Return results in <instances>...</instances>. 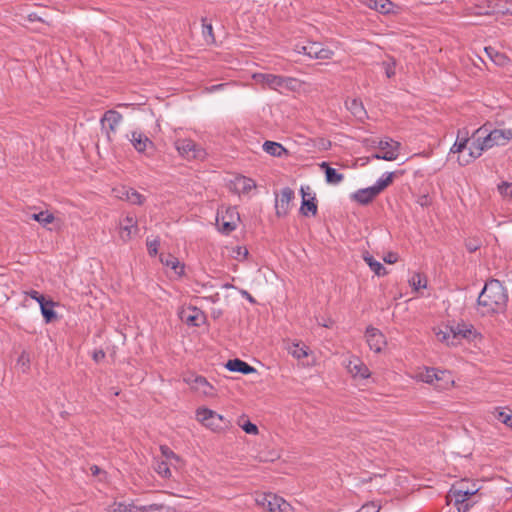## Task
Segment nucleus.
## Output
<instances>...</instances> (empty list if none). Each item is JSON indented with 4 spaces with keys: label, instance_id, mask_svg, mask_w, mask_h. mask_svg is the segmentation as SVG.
<instances>
[{
    "label": "nucleus",
    "instance_id": "nucleus-1",
    "mask_svg": "<svg viewBox=\"0 0 512 512\" xmlns=\"http://www.w3.org/2000/svg\"><path fill=\"white\" fill-rule=\"evenodd\" d=\"M475 138L469 146V159L458 162L461 166L479 158L485 151L495 146H505L512 140V128H499L488 131L486 125L478 128L472 135Z\"/></svg>",
    "mask_w": 512,
    "mask_h": 512
},
{
    "label": "nucleus",
    "instance_id": "nucleus-2",
    "mask_svg": "<svg viewBox=\"0 0 512 512\" xmlns=\"http://www.w3.org/2000/svg\"><path fill=\"white\" fill-rule=\"evenodd\" d=\"M508 293L497 279L487 281L477 299V311L482 316L501 313L506 309Z\"/></svg>",
    "mask_w": 512,
    "mask_h": 512
},
{
    "label": "nucleus",
    "instance_id": "nucleus-3",
    "mask_svg": "<svg viewBox=\"0 0 512 512\" xmlns=\"http://www.w3.org/2000/svg\"><path fill=\"white\" fill-rule=\"evenodd\" d=\"M465 483H455L450 488L446 498L448 503H452L458 512H468L477 500L473 497L479 492L477 484H472L470 490H464Z\"/></svg>",
    "mask_w": 512,
    "mask_h": 512
},
{
    "label": "nucleus",
    "instance_id": "nucleus-4",
    "mask_svg": "<svg viewBox=\"0 0 512 512\" xmlns=\"http://www.w3.org/2000/svg\"><path fill=\"white\" fill-rule=\"evenodd\" d=\"M252 79L263 88H269L280 93L283 90L295 91L298 87L297 79L271 73H254Z\"/></svg>",
    "mask_w": 512,
    "mask_h": 512
},
{
    "label": "nucleus",
    "instance_id": "nucleus-5",
    "mask_svg": "<svg viewBox=\"0 0 512 512\" xmlns=\"http://www.w3.org/2000/svg\"><path fill=\"white\" fill-rule=\"evenodd\" d=\"M196 416L199 422L214 432L225 431L230 424L222 415L208 408L197 409Z\"/></svg>",
    "mask_w": 512,
    "mask_h": 512
},
{
    "label": "nucleus",
    "instance_id": "nucleus-6",
    "mask_svg": "<svg viewBox=\"0 0 512 512\" xmlns=\"http://www.w3.org/2000/svg\"><path fill=\"white\" fill-rule=\"evenodd\" d=\"M256 503L269 512H296V509L283 497L273 493H264L257 496Z\"/></svg>",
    "mask_w": 512,
    "mask_h": 512
},
{
    "label": "nucleus",
    "instance_id": "nucleus-7",
    "mask_svg": "<svg viewBox=\"0 0 512 512\" xmlns=\"http://www.w3.org/2000/svg\"><path fill=\"white\" fill-rule=\"evenodd\" d=\"M110 512H173L164 504L135 505L133 502H114L109 507Z\"/></svg>",
    "mask_w": 512,
    "mask_h": 512
},
{
    "label": "nucleus",
    "instance_id": "nucleus-8",
    "mask_svg": "<svg viewBox=\"0 0 512 512\" xmlns=\"http://www.w3.org/2000/svg\"><path fill=\"white\" fill-rule=\"evenodd\" d=\"M175 148L178 153L188 159H203L206 155L204 149L191 139H178L175 141Z\"/></svg>",
    "mask_w": 512,
    "mask_h": 512
},
{
    "label": "nucleus",
    "instance_id": "nucleus-9",
    "mask_svg": "<svg viewBox=\"0 0 512 512\" xmlns=\"http://www.w3.org/2000/svg\"><path fill=\"white\" fill-rule=\"evenodd\" d=\"M400 146L401 145L399 142L394 141L391 138L380 140L377 145V147L380 149V152L372 154L370 158L377 160L394 161L399 156Z\"/></svg>",
    "mask_w": 512,
    "mask_h": 512
},
{
    "label": "nucleus",
    "instance_id": "nucleus-10",
    "mask_svg": "<svg viewBox=\"0 0 512 512\" xmlns=\"http://www.w3.org/2000/svg\"><path fill=\"white\" fill-rule=\"evenodd\" d=\"M239 220L240 216L236 207H228L224 212H218L216 218L219 231L225 234H229L234 231Z\"/></svg>",
    "mask_w": 512,
    "mask_h": 512
},
{
    "label": "nucleus",
    "instance_id": "nucleus-11",
    "mask_svg": "<svg viewBox=\"0 0 512 512\" xmlns=\"http://www.w3.org/2000/svg\"><path fill=\"white\" fill-rule=\"evenodd\" d=\"M123 116L115 110H108L101 118L102 131L105 133L107 140L112 141L120 125Z\"/></svg>",
    "mask_w": 512,
    "mask_h": 512
},
{
    "label": "nucleus",
    "instance_id": "nucleus-12",
    "mask_svg": "<svg viewBox=\"0 0 512 512\" xmlns=\"http://www.w3.org/2000/svg\"><path fill=\"white\" fill-rule=\"evenodd\" d=\"M184 381L191 387L192 390L206 397H215L217 395L215 387L210 384L203 376L190 375L185 377Z\"/></svg>",
    "mask_w": 512,
    "mask_h": 512
},
{
    "label": "nucleus",
    "instance_id": "nucleus-13",
    "mask_svg": "<svg viewBox=\"0 0 512 512\" xmlns=\"http://www.w3.org/2000/svg\"><path fill=\"white\" fill-rule=\"evenodd\" d=\"M134 149L141 154L151 156L155 149L154 143L144 133L133 131L128 137Z\"/></svg>",
    "mask_w": 512,
    "mask_h": 512
},
{
    "label": "nucleus",
    "instance_id": "nucleus-14",
    "mask_svg": "<svg viewBox=\"0 0 512 512\" xmlns=\"http://www.w3.org/2000/svg\"><path fill=\"white\" fill-rule=\"evenodd\" d=\"M138 232L137 220L133 215H126L119 222L120 238L127 242Z\"/></svg>",
    "mask_w": 512,
    "mask_h": 512
},
{
    "label": "nucleus",
    "instance_id": "nucleus-15",
    "mask_svg": "<svg viewBox=\"0 0 512 512\" xmlns=\"http://www.w3.org/2000/svg\"><path fill=\"white\" fill-rule=\"evenodd\" d=\"M365 336L369 348L376 353H380L386 346V338L377 328L368 327Z\"/></svg>",
    "mask_w": 512,
    "mask_h": 512
},
{
    "label": "nucleus",
    "instance_id": "nucleus-16",
    "mask_svg": "<svg viewBox=\"0 0 512 512\" xmlns=\"http://www.w3.org/2000/svg\"><path fill=\"white\" fill-rule=\"evenodd\" d=\"M294 198V191L285 187L281 190L279 197L276 198V214L278 216H285L289 211L291 200Z\"/></svg>",
    "mask_w": 512,
    "mask_h": 512
},
{
    "label": "nucleus",
    "instance_id": "nucleus-17",
    "mask_svg": "<svg viewBox=\"0 0 512 512\" xmlns=\"http://www.w3.org/2000/svg\"><path fill=\"white\" fill-rule=\"evenodd\" d=\"M333 55L334 52L324 47L322 43L308 41V57L310 59L328 60L331 59Z\"/></svg>",
    "mask_w": 512,
    "mask_h": 512
},
{
    "label": "nucleus",
    "instance_id": "nucleus-18",
    "mask_svg": "<svg viewBox=\"0 0 512 512\" xmlns=\"http://www.w3.org/2000/svg\"><path fill=\"white\" fill-rule=\"evenodd\" d=\"M452 328V346L458 345L461 339H470L475 332L472 325L465 323H458Z\"/></svg>",
    "mask_w": 512,
    "mask_h": 512
},
{
    "label": "nucleus",
    "instance_id": "nucleus-19",
    "mask_svg": "<svg viewBox=\"0 0 512 512\" xmlns=\"http://www.w3.org/2000/svg\"><path fill=\"white\" fill-rule=\"evenodd\" d=\"M306 190H310V187H301L300 191L302 194V204L300 207V212L304 216H307L308 214L315 216L317 214V204L315 203V197L311 196L310 199H307L306 196L310 195V193H307Z\"/></svg>",
    "mask_w": 512,
    "mask_h": 512
},
{
    "label": "nucleus",
    "instance_id": "nucleus-20",
    "mask_svg": "<svg viewBox=\"0 0 512 512\" xmlns=\"http://www.w3.org/2000/svg\"><path fill=\"white\" fill-rule=\"evenodd\" d=\"M347 369L353 377H360L366 379L369 377L370 372L368 367L358 358L354 357L349 360Z\"/></svg>",
    "mask_w": 512,
    "mask_h": 512
},
{
    "label": "nucleus",
    "instance_id": "nucleus-21",
    "mask_svg": "<svg viewBox=\"0 0 512 512\" xmlns=\"http://www.w3.org/2000/svg\"><path fill=\"white\" fill-rule=\"evenodd\" d=\"M377 195H378V193L375 191L373 186H371V187L357 190L352 195V199L362 205H366V204L370 203Z\"/></svg>",
    "mask_w": 512,
    "mask_h": 512
},
{
    "label": "nucleus",
    "instance_id": "nucleus-22",
    "mask_svg": "<svg viewBox=\"0 0 512 512\" xmlns=\"http://www.w3.org/2000/svg\"><path fill=\"white\" fill-rule=\"evenodd\" d=\"M160 261L166 267L171 268L176 275L181 276L184 274V264L180 263L175 256L171 254H161Z\"/></svg>",
    "mask_w": 512,
    "mask_h": 512
},
{
    "label": "nucleus",
    "instance_id": "nucleus-23",
    "mask_svg": "<svg viewBox=\"0 0 512 512\" xmlns=\"http://www.w3.org/2000/svg\"><path fill=\"white\" fill-rule=\"evenodd\" d=\"M225 367L229 370V371H232V372H239V373H242V374H250V373H253L255 372V368L250 366L248 363H246L245 361H242L240 359H232V360H229Z\"/></svg>",
    "mask_w": 512,
    "mask_h": 512
},
{
    "label": "nucleus",
    "instance_id": "nucleus-24",
    "mask_svg": "<svg viewBox=\"0 0 512 512\" xmlns=\"http://www.w3.org/2000/svg\"><path fill=\"white\" fill-rule=\"evenodd\" d=\"M118 197L135 205H141L145 201L144 196L133 188L123 187L121 195H119Z\"/></svg>",
    "mask_w": 512,
    "mask_h": 512
},
{
    "label": "nucleus",
    "instance_id": "nucleus-25",
    "mask_svg": "<svg viewBox=\"0 0 512 512\" xmlns=\"http://www.w3.org/2000/svg\"><path fill=\"white\" fill-rule=\"evenodd\" d=\"M435 383L433 384L437 389H448L450 386H453L454 379L450 372L438 370L436 373Z\"/></svg>",
    "mask_w": 512,
    "mask_h": 512
},
{
    "label": "nucleus",
    "instance_id": "nucleus-26",
    "mask_svg": "<svg viewBox=\"0 0 512 512\" xmlns=\"http://www.w3.org/2000/svg\"><path fill=\"white\" fill-rule=\"evenodd\" d=\"M320 167L325 172L327 183L337 185L344 179V175L339 173L336 169L330 167L327 162H322Z\"/></svg>",
    "mask_w": 512,
    "mask_h": 512
},
{
    "label": "nucleus",
    "instance_id": "nucleus-27",
    "mask_svg": "<svg viewBox=\"0 0 512 512\" xmlns=\"http://www.w3.org/2000/svg\"><path fill=\"white\" fill-rule=\"evenodd\" d=\"M234 187L238 193H249L252 189L256 188V183L254 180L245 177L238 176L234 180Z\"/></svg>",
    "mask_w": 512,
    "mask_h": 512
},
{
    "label": "nucleus",
    "instance_id": "nucleus-28",
    "mask_svg": "<svg viewBox=\"0 0 512 512\" xmlns=\"http://www.w3.org/2000/svg\"><path fill=\"white\" fill-rule=\"evenodd\" d=\"M491 414L508 428H512V410L496 407L491 411Z\"/></svg>",
    "mask_w": 512,
    "mask_h": 512
},
{
    "label": "nucleus",
    "instance_id": "nucleus-29",
    "mask_svg": "<svg viewBox=\"0 0 512 512\" xmlns=\"http://www.w3.org/2000/svg\"><path fill=\"white\" fill-rule=\"evenodd\" d=\"M347 109L358 119H364L366 117V110L364 109L363 103L358 99H351L346 101Z\"/></svg>",
    "mask_w": 512,
    "mask_h": 512
},
{
    "label": "nucleus",
    "instance_id": "nucleus-30",
    "mask_svg": "<svg viewBox=\"0 0 512 512\" xmlns=\"http://www.w3.org/2000/svg\"><path fill=\"white\" fill-rule=\"evenodd\" d=\"M469 142L468 132L459 131L455 143L450 148V153H461Z\"/></svg>",
    "mask_w": 512,
    "mask_h": 512
},
{
    "label": "nucleus",
    "instance_id": "nucleus-31",
    "mask_svg": "<svg viewBox=\"0 0 512 512\" xmlns=\"http://www.w3.org/2000/svg\"><path fill=\"white\" fill-rule=\"evenodd\" d=\"M263 150L271 156L281 157L286 154V149L277 142L265 141L263 144Z\"/></svg>",
    "mask_w": 512,
    "mask_h": 512
},
{
    "label": "nucleus",
    "instance_id": "nucleus-32",
    "mask_svg": "<svg viewBox=\"0 0 512 512\" xmlns=\"http://www.w3.org/2000/svg\"><path fill=\"white\" fill-rule=\"evenodd\" d=\"M363 260L377 276H384L386 274L385 267L369 253L363 255Z\"/></svg>",
    "mask_w": 512,
    "mask_h": 512
},
{
    "label": "nucleus",
    "instance_id": "nucleus-33",
    "mask_svg": "<svg viewBox=\"0 0 512 512\" xmlns=\"http://www.w3.org/2000/svg\"><path fill=\"white\" fill-rule=\"evenodd\" d=\"M288 353L296 359H302L308 356L309 348L299 342L292 343L287 347Z\"/></svg>",
    "mask_w": 512,
    "mask_h": 512
},
{
    "label": "nucleus",
    "instance_id": "nucleus-34",
    "mask_svg": "<svg viewBox=\"0 0 512 512\" xmlns=\"http://www.w3.org/2000/svg\"><path fill=\"white\" fill-rule=\"evenodd\" d=\"M369 7L380 12L389 13L393 7V4L389 0H369Z\"/></svg>",
    "mask_w": 512,
    "mask_h": 512
},
{
    "label": "nucleus",
    "instance_id": "nucleus-35",
    "mask_svg": "<svg viewBox=\"0 0 512 512\" xmlns=\"http://www.w3.org/2000/svg\"><path fill=\"white\" fill-rule=\"evenodd\" d=\"M30 218L40 223L43 227H47L55 220L54 215L49 211H40L39 213H33L30 216Z\"/></svg>",
    "mask_w": 512,
    "mask_h": 512
},
{
    "label": "nucleus",
    "instance_id": "nucleus-36",
    "mask_svg": "<svg viewBox=\"0 0 512 512\" xmlns=\"http://www.w3.org/2000/svg\"><path fill=\"white\" fill-rule=\"evenodd\" d=\"M54 302L49 300L45 301L40 305L41 313L45 319L46 323L52 322L56 318V313L53 310Z\"/></svg>",
    "mask_w": 512,
    "mask_h": 512
},
{
    "label": "nucleus",
    "instance_id": "nucleus-37",
    "mask_svg": "<svg viewBox=\"0 0 512 512\" xmlns=\"http://www.w3.org/2000/svg\"><path fill=\"white\" fill-rule=\"evenodd\" d=\"M437 373V369L435 368H425L424 370L417 373L416 378L422 382L433 385L435 383V378Z\"/></svg>",
    "mask_w": 512,
    "mask_h": 512
},
{
    "label": "nucleus",
    "instance_id": "nucleus-38",
    "mask_svg": "<svg viewBox=\"0 0 512 512\" xmlns=\"http://www.w3.org/2000/svg\"><path fill=\"white\" fill-rule=\"evenodd\" d=\"M392 180H393L392 172L384 173L373 185V188L379 194L381 191H383L386 187H388L392 183Z\"/></svg>",
    "mask_w": 512,
    "mask_h": 512
},
{
    "label": "nucleus",
    "instance_id": "nucleus-39",
    "mask_svg": "<svg viewBox=\"0 0 512 512\" xmlns=\"http://www.w3.org/2000/svg\"><path fill=\"white\" fill-rule=\"evenodd\" d=\"M202 35L207 43L215 42L213 26L211 23L207 22L206 18H202Z\"/></svg>",
    "mask_w": 512,
    "mask_h": 512
},
{
    "label": "nucleus",
    "instance_id": "nucleus-40",
    "mask_svg": "<svg viewBox=\"0 0 512 512\" xmlns=\"http://www.w3.org/2000/svg\"><path fill=\"white\" fill-rule=\"evenodd\" d=\"M452 326H446L445 329H439L436 332L437 339L441 342H445L447 345L452 346Z\"/></svg>",
    "mask_w": 512,
    "mask_h": 512
},
{
    "label": "nucleus",
    "instance_id": "nucleus-41",
    "mask_svg": "<svg viewBox=\"0 0 512 512\" xmlns=\"http://www.w3.org/2000/svg\"><path fill=\"white\" fill-rule=\"evenodd\" d=\"M17 366L21 369L23 373L28 372L30 369V357L29 354L25 351H23L18 359H17Z\"/></svg>",
    "mask_w": 512,
    "mask_h": 512
},
{
    "label": "nucleus",
    "instance_id": "nucleus-42",
    "mask_svg": "<svg viewBox=\"0 0 512 512\" xmlns=\"http://www.w3.org/2000/svg\"><path fill=\"white\" fill-rule=\"evenodd\" d=\"M203 316L201 314V312L196 309V308H193L191 310V314H189L186 318H185V321L188 325H192V326H199L200 325V322L199 320L202 319Z\"/></svg>",
    "mask_w": 512,
    "mask_h": 512
},
{
    "label": "nucleus",
    "instance_id": "nucleus-43",
    "mask_svg": "<svg viewBox=\"0 0 512 512\" xmlns=\"http://www.w3.org/2000/svg\"><path fill=\"white\" fill-rule=\"evenodd\" d=\"M409 282L414 287L415 290H419L421 288H426V285H427L426 279L419 273H415L411 277Z\"/></svg>",
    "mask_w": 512,
    "mask_h": 512
},
{
    "label": "nucleus",
    "instance_id": "nucleus-44",
    "mask_svg": "<svg viewBox=\"0 0 512 512\" xmlns=\"http://www.w3.org/2000/svg\"><path fill=\"white\" fill-rule=\"evenodd\" d=\"M155 470L163 478H169L171 476V470L165 461L157 462Z\"/></svg>",
    "mask_w": 512,
    "mask_h": 512
},
{
    "label": "nucleus",
    "instance_id": "nucleus-45",
    "mask_svg": "<svg viewBox=\"0 0 512 512\" xmlns=\"http://www.w3.org/2000/svg\"><path fill=\"white\" fill-rule=\"evenodd\" d=\"M498 191L503 197L512 200V183L502 182L498 185Z\"/></svg>",
    "mask_w": 512,
    "mask_h": 512
},
{
    "label": "nucleus",
    "instance_id": "nucleus-46",
    "mask_svg": "<svg viewBox=\"0 0 512 512\" xmlns=\"http://www.w3.org/2000/svg\"><path fill=\"white\" fill-rule=\"evenodd\" d=\"M248 256V250L246 247L237 246L233 249V257L238 261H243Z\"/></svg>",
    "mask_w": 512,
    "mask_h": 512
},
{
    "label": "nucleus",
    "instance_id": "nucleus-47",
    "mask_svg": "<svg viewBox=\"0 0 512 512\" xmlns=\"http://www.w3.org/2000/svg\"><path fill=\"white\" fill-rule=\"evenodd\" d=\"M242 429L247 433V434H257L258 433V427L253 424L252 422L250 421H247L245 422L243 425H242Z\"/></svg>",
    "mask_w": 512,
    "mask_h": 512
},
{
    "label": "nucleus",
    "instance_id": "nucleus-48",
    "mask_svg": "<svg viewBox=\"0 0 512 512\" xmlns=\"http://www.w3.org/2000/svg\"><path fill=\"white\" fill-rule=\"evenodd\" d=\"M27 295L34 299L35 301H37L39 303V305L43 304L46 300H45V297L43 295H41L38 291L36 290H31L29 292H27Z\"/></svg>",
    "mask_w": 512,
    "mask_h": 512
},
{
    "label": "nucleus",
    "instance_id": "nucleus-49",
    "mask_svg": "<svg viewBox=\"0 0 512 512\" xmlns=\"http://www.w3.org/2000/svg\"><path fill=\"white\" fill-rule=\"evenodd\" d=\"M383 65L385 68L386 76L388 78H391L392 76L395 75V63L393 61L392 62H384Z\"/></svg>",
    "mask_w": 512,
    "mask_h": 512
},
{
    "label": "nucleus",
    "instance_id": "nucleus-50",
    "mask_svg": "<svg viewBox=\"0 0 512 512\" xmlns=\"http://www.w3.org/2000/svg\"><path fill=\"white\" fill-rule=\"evenodd\" d=\"M294 51L308 56V41L306 43H297L294 47Z\"/></svg>",
    "mask_w": 512,
    "mask_h": 512
},
{
    "label": "nucleus",
    "instance_id": "nucleus-51",
    "mask_svg": "<svg viewBox=\"0 0 512 512\" xmlns=\"http://www.w3.org/2000/svg\"><path fill=\"white\" fill-rule=\"evenodd\" d=\"M148 251L150 255H156L158 251L159 242L157 240H153L147 243Z\"/></svg>",
    "mask_w": 512,
    "mask_h": 512
},
{
    "label": "nucleus",
    "instance_id": "nucleus-52",
    "mask_svg": "<svg viewBox=\"0 0 512 512\" xmlns=\"http://www.w3.org/2000/svg\"><path fill=\"white\" fill-rule=\"evenodd\" d=\"M161 451H162L163 455H165L166 458H168V459H176V460L179 459V457L166 446H162Z\"/></svg>",
    "mask_w": 512,
    "mask_h": 512
},
{
    "label": "nucleus",
    "instance_id": "nucleus-53",
    "mask_svg": "<svg viewBox=\"0 0 512 512\" xmlns=\"http://www.w3.org/2000/svg\"><path fill=\"white\" fill-rule=\"evenodd\" d=\"M388 264H394L398 260V255L393 252H389L383 259Z\"/></svg>",
    "mask_w": 512,
    "mask_h": 512
},
{
    "label": "nucleus",
    "instance_id": "nucleus-54",
    "mask_svg": "<svg viewBox=\"0 0 512 512\" xmlns=\"http://www.w3.org/2000/svg\"><path fill=\"white\" fill-rule=\"evenodd\" d=\"M230 85V83H221V84H216V85H212L208 88H206V90L209 92V93H213V92H216V91H219V90H222L224 87Z\"/></svg>",
    "mask_w": 512,
    "mask_h": 512
},
{
    "label": "nucleus",
    "instance_id": "nucleus-55",
    "mask_svg": "<svg viewBox=\"0 0 512 512\" xmlns=\"http://www.w3.org/2000/svg\"><path fill=\"white\" fill-rule=\"evenodd\" d=\"M458 483H465V485H463L464 486V490H470L471 489V485L475 484L474 482H471V481H469L467 479H463V480L459 481Z\"/></svg>",
    "mask_w": 512,
    "mask_h": 512
},
{
    "label": "nucleus",
    "instance_id": "nucleus-56",
    "mask_svg": "<svg viewBox=\"0 0 512 512\" xmlns=\"http://www.w3.org/2000/svg\"><path fill=\"white\" fill-rule=\"evenodd\" d=\"M104 357H105V354H104V352H103V351H99V352H96V353L94 354V359H95L96 361H99L100 359H103Z\"/></svg>",
    "mask_w": 512,
    "mask_h": 512
},
{
    "label": "nucleus",
    "instance_id": "nucleus-57",
    "mask_svg": "<svg viewBox=\"0 0 512 512\" xmlns=\"http://www.w3.org/2000/svg\"><path fill=\"white\" fill-rule=\"evenodd\" d=\"M503 14L512 15V5L502 10Z\"/></svg>",
    "mask_w": 512,
    "mask_h": 512
},
{
    "label": "nucleus",
    "instance_id": "nucleus-58",
    "mask_svg": "<svg viewBox=\"0 0 512 512\" xmlns=\"http://www.w3.org/2000/svg\"><path fill=\"white\" fill-rule=\"evenodd\" d=\"M91 469H92L94 474H96L98 472V470H99V468L97 466H94Z\"/></svg>",
    "mask_w": 512,
    "mask_h": 512
},
{
    "label": "nucleus",
    "instance_id": "nucleus-59",
    "mask_svg": "<svg viewBox=\"0 0 512 512\" xmlns=\"http://www.w3.org/2000/svg\"><path fill=\"white\" fill-rule=\"evenodd\" d=\"M490 49H491V48H485V51H486L489 55H490V52H489V50H490Z\"/></svg>",
    "mask_w": 512,
    "mask_h": 512
},
{
    "label": "nucleus",
    "instance_id": "nucleus-60",
    "mask_svg": "<svg viewBox=\"0 0 512 512\" xmlns=\"http://www.w3.org/2000/svg\"><path fill=\"white\" fill-rule=\"evenodd\" d=\"M248 300H250L251 302H253V298L251 296H248Z\"/></svg>",
    "mask_w": 512,
    "mask_h": 512
},
{
    "label": "nucleus",
    "instance_id": "nucleus-61",
    "mask_svg": "<svg viewBox=\"0 0 512 512\" xmlns=\"http://www.w3.org/2000/svg\"><path fill=\"white\" fill-rule=\"evenodd\" d=\"M170 509H171L173 512H175V510H174L173 508H171V507H170Z\"/></svg>",
    "mask_w": 512,
    "mask_h": 512
}]
</instances>
